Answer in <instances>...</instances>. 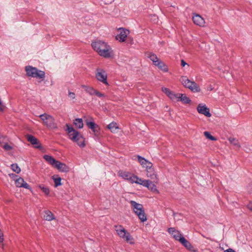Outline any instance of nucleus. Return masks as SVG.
I'll return each mask as SVG.
<instances>
[{"label":"nucleus","mask_w":252,"mask_h":252,"mask_svg":"<svg viewBox=\"0 0 252 252\" xmlns=\"http://www.w3.org/2000/svg\"><path fill=\"white\" fill-rule=\"evenodd\" d=\"M95 90L94 88L89 86L88 88H86V92L91 95H93L94 94Z\"/></svg>","instance_id":"f704fd0d"},{"label":"nucleus","mask_w":252,"mask_h":252,"mask_svg":"<svg viewBox=\"0 0 252 252\" xmlns=\"http://www.w3.org/2000/svg\"><path fill=\"white\" fill-rule=\"evenodd\" d=\"M129 203L133 211L137 215L141 221L142 222L146 221L147 220V218L143 205L133 200H131Z\"/></svg>","instance_id":"20e7f679"},{"label":"nucleus","mask_w":252,"mask_h":252,"mask_svg":"<svg viewBox=\"0 0 252 252\" xmlns=\"http://www.w3.org/2000/svg\"><path fill=\"white\" fill-rule=\"evenodd\" d=\"M187 249L192 252H196L197 250L195 249L194 247L184 237L180 239L179 241Z\"/></svg>","instance_id":"2eb2a0df"},{"label":"nucleus","mask_w":252,"mask_h":252,"mask_svg":"<svg viewBox=\"0 0 252 252\" xmlns=\"http://www.w3.org/2000/svg\"><path fill=\"white\" fill-rule=\"evenodd\" d=\"M224 252H236L234 250L231 248H229L226 250L224 251Z\"/></svg>","instance_id":"a19ab883"},{"label":"nucleus","mask_w":252,"mask_h":252,"mask_svg":"<svg viewBox=\"0 0 252 252\" xmlns=\"http://www.w3.org/2000/svg\"><path fill=\"white\" fill-rule=\"evenodd\" d=\"M161 90L172 101H179L180 93H175L167 88H162Z\"/></svg>","instance_id":"9d476101"},{"label":"nucleus","mask_w":252,"mask_h":252,"mask_svg":"<svg viewBox=\"0 0 252 252\" xmlns=\"http://www.w3.org/2000/svg\"><path fill=\"white\" fill-rule=\"evenodd\" d=\"M92 47L94 50L101 57L110 58L113 55L111 47L105 42L101 40L93 41Z\"/></svg>","instance_id":"f257e3e1"},{"label":"nucleus","mask_w":252,"mask_h":252,"mask_svg":"<svg viewBox=\"0 0 252 252\" xmlns=\"http://www.w3.org/2000/svg\"><path fill=\"white\" fill-rule=\"evenodd\" d=\"M132 180L133 182H132L131 184L136 183L137 184L141 185L143 186H146L145 184L146 183H147L148 180H143L141 178H139L138 176L135 175H133Z\"/></svg>","instance_id":"412c9836"},{"label":"nucleus","mask_w":252,"mask_h":252,"mask_svg":"<svg viewBox=\"0 0 252 252\" xmlns=\"http://www.w3.org/2000/svg\"><path fill=\"white\" fill-rule=\"evenodd\" d=\"M228 141L231 144H232L234 146H236L238 148H239L240 147V145H239L238 140L237 139H236V138H234L233 137H230L228 139Z\"/></svg>","instance_id":"c85d7f7f"},{"label":"nucleus","mask_w":252,"mask_h":252,"mask_svg":"<svg viewBox=\"0 0 252 252\" xmlns=\"http://www.w3.org/2000/svg\"><path fill=\"white\" fill-rule=\"evenodd\" d=\"M11 169L14 172H15L17 173H19L21 171L20 168L18 166V165L16 163H14V164H11Z\"/></svg>","instance_id":"2f4dec72"},{"label":"nucleus","mask_w":252,"mask_h":252,"mask_svg":"<svg viewBox=\"0 0 252 252\" xmlns=\"http://www.w3.org/2000/svg\"><path fill=\"white\" fill-rule=\"evenodd\" d=\"M15 185L18 188H24L27 189H30V186L21 177L16 180Z\"/></svg>","instance_id":"6ab92c4d"},{"label":"nucleus","mask_w":252,"mask_h":252,"mask_svg":"<svg viewBox=\"0 0 252 252\" xmlns=\"http://www.w3.org/2000/svg\"><path fill=\"white\" fill-rule=\"evenodd\" d=\"M27 139L28 141L30 142V143L34 145V146L36 148H40V144L39 143L38 140L33 136L32 135L28 134L26 135Z\"/></svg>","instance_id":"a211bd4d"},{"label":"nucleus","mask_w":252,"mask_h":252,"mask_svg":"<svg viewBox=\"0 0 252 252\" xmlns=\"http://www.w3.org/2000/svg\"><path fill=\"white\" fill-rule=\"evenodd\" d=\"M118 32L119 33L116 37L117 40L120 42L125 41L127 34L129 33V31L123 28H120L118 29Z\"/></svg>","instance_id":"4468645a"},{"label":"nucleus","mask_w":252,"mask_h":252,"mask_svg":"<svg viewBox=\"0 0 252 252\" xmlns=\"http://www.w3.org/2000/svg\"><path fill=\"white\" fill-rule=\"evenodd\" d=\"M152 166H153L152 163L151 162H150V161H147V162L146 164L145 165L144 168H146V170H148V169L153 168Z\"/></svg>","instance_id":"e433bc0d"},{"label":"nucleus","mask_w":252,"mask_h":252,"mask_svg":"<svg viewBox=\"0 0 252 252\" xmlns=\"http://www.w3.org/2000/svg\"><path fill=\"white\" fill-rule=\"evenodd\" d=\"M43 158L50 164L57 168L60 172H67L69 171V168L65 164L56 160L52 157L48 155H44Z\"/></svg>","instance_id":"7ed1b4c3"},{"label":"nucleus","mask_w":252,"mask_h":252,"mask_svg":"<svg viewBox=\"0 0 252 252\" xmlns=\"http://www.w3.org/2000/svg\"><path fill=\"white\" fill-rule=\"evenodd\" d=\"M39 117L42 120L43 125L51 129L57 128V124L51 115L44 113L39 115Z\"/></svg>","instance_id":"423d86ee"},{"label":"nucleus","mask_w":252,"mask_h":252,"mask_svg":"<svg viewBox=\"0 0 252 252\" xmlns=\"http://www.w3.org/2000/svg\"><path fill=\"white\" fill-rule=\"evenodd\" d=\"M155 65L158 66L159 69L164 72H166L168 70L167 65L160 60H159L158 62L155 63Z\"/></svg>","instance_id":"5701e85b"},{"label":"nucleus","mask_w":252,"mask_h":252,"mask_svg":"<svg viewBox=\"0 0 252 252\" xmlns=\"http://www.w3.org/2000/svg\"><path fill=\"white\" fill-rule=\"evenodd\" d=\"M82 87L83 88H84L85 89V91H86V88H88L89 86H85V85H82Z\"/></svg>","instance_id":"37998d69"},{"label":"nucleus","mask_w":252,"mask_h":252,"mask_svg":"<svg viewBox=\"0 0 252 252\" xmlns=\"http://www.w3.org/2000/svg\"><path fill=\"white\" fill-rule=\"evenodd\" d=\"M204 135L206 136V137L211 140L212 141H216L217 139L213 136L208 131H205L204 132Z\"/></svg>","instance_id":"72a5a7b5"},{"label":"nucleus","mask_w":252,"mask_h":252,"mask_svg":"<svg viewBox=\"0 0 252 252\" xmlns=\"http://www.w3.org/2000/svg\"><path fill=\"white\" fill-rule=\"evenodd\" d=\"M248 207L250 210L252 211V204L248 205Z\"/></svg>","instance_id":"79ce46f5"},{"label":"nucleus","mask_w":252,"mask_h":252,"mask_svg":"<svg viewBox=\"0 0 252 252\" xmlns=\"http://www.w3.org/2000/svg\"><path fill=\"white\" fill-rule=\"evenodd\" d=\"M118 175L123 179L128 181L130 183H132V182H133L132 178L134 174L129 172L120 170L118 172Z\"/></svg>","instance_id":"ddd939ff"},{"label":"nucleus","mask_w":252,"mask_h":252,"mask_svg":"<svg viewBox=\"0 0 252 252\" xmlns=\"http://www.w3.org/2000/svg\"><path fill=\"white\" fill-rule=\"evenodd\" d=\"M114 227L118 235L120 237L130 244H133L134 243L133 237L130 235L129 232L126 231L122 225H115Z\"/></svg>","instance_id":"39448f33"},{"label":"nucleus","mask_w":252,"mask_h":252,"mask_svg":"<svg viewBox=\"0 0 252 252\" xmlns=\"http://www.w3.org/2000/svg\"><path fill=\"white\" fill-rule=\"evenodd\" d=\"M39 188L42 190V191L46 194L48 195L50 193V190L47 187L44 186L43 185H40Z\"/></svg>","instance_id":"7c9ffc66"},{"label":"nucleus","mask_w":252,"mask_h":252,"mask_svg":"<svg viewBox=\"0 0 252 252\" xmlns=\"http://www.w3.org/2000/svg\"><path fill=\"white\" fill-rule=\"evenodd\" d=\"M82 87L83 88H84L85 89V91H86V88H88L89 86H85V85H82Z\"/></svg>","instance_id":"c03bdc74"},{"label":"nucleus","mask_w":252,"mask_h":252,"mask_svg":"<svg viewBox=\"0 0 252 252\" xmlns=\"http://www.w3.org/2000/svg\"><path fill=\"white\" fill-rule=\"evenodd\" d=\"M137 158L139 162L141 164L143 167H144L148 160L140 156H137Z\"/></svg>","instance_id":"c756f323"},{"label":"nucleus","mask_w":252,"mask_h":252,"mask_svg":"<svg viewBox=\"0 0 252 252\" xmlns=\"http://www.w3.org/2000/svg\"><path fill=\"white\" fill-rule=\"evenodd\" d=\"M147 176L148 177L150 178L152 180H154V183L156 184L158 183V179L157 178V175L155 174L153 168L147 170Z\"/></svg>","instance_id":"aec40b11"},{"label":"nucleus","mask_w":252,"mask_h":252,"mask_svg":"<svg viewBox=\"0 0 252 252\" xmlns=\"http://www.w3.org/2000/svg\"><path fill=\"white\" fill-rule=\"evenodd\" d=\"M180 81L186 88H189L192 92H199L200 91V89L197 84L194 81H191L186 76L181 77Z\"/></svg>","instance_id":"0eeeda50"},{"label":"nucleus","mask_w":252,"mask_h":252,"mask_svg":"<svg viewBox=\"0 0 252 252\" xmlns=\"http://www.w3.org/2000/svg\"><path fill=\"white\" fill-rule=\"evenodd\" d=\"M148 58L153 62L154 65L159 60L157 57V55L155 54L149 53Z\"/></svg>","instance_id":"cd10ccee"},{"label":"nucleus","mask_w":252,"mask_h":252,"mask_svg":"<svg viewBox=\"0 0 252 252\" xmlns=\"http://www.w3.org/2000/svg\"><path fill=\"white\" fill-rule=\"evenodd\" d=\"M146 186L144 187H147L149 189L151 190L152 191H158L157 187L155 184H154L150 180H147V183L145 184Z\"/></svg>","instance_id":"b1692460"},{"label":"nucleus","mask_w":252,"mask_h":252,"mask_svg":"<svg viewBox=\"0 0 252 252\" xmlns=\"http://www.w3.org/2000/svg\"><path fill=\"white\" fill-rule=\"evenodd\" d=\"M168 231L176 240L180 241V239L184 237L182 236L180 231L175 229L174 227L168 228Z\"/></svg>","instance_id":"f3484780"},{"label":"nucleus","mask_w":252,"mask_h":252,"mask_svg":"<svg viewBox=\"0 0 252 252\" xmlns=\"http://www.w3.org/2000/svg\"><path fill=\"white\" fill-rule=\"evenodd\" d=\"M1 147L6 151H10L13 149L11 146L7 143H5L3 145H1Z\"/></svg>","instance_id":"c9c22d12"},{"label":"nucleus","mask_w":252,"mask_h":252,"mask_svg":"<svg viewBox=\"0 0 252 252\" xmlns=\"http://www.w3.org/2000/svg\"><path fill=\"white\" fill-rule=\"evenodd\" d=\"M74 124L79 128H82L83 127L84 125L82 119H76L74 121Z\"/></svg>","instance_id":"bb28decb"},{"label":"nucleus","mask_w":252,"mask_h":252,"mask_svg":"<svg viewBox=\"0 0 252 252\" xmlns=\"http://www.w3.org/2000/svg\"><path fill=\"white\" fill-rule=\"evenodd\" d=\"M66 131L67 132L69 138L81 148H84L86 146L84 137L72 127H70L66 124Z\"/></svg>","instance_id":"f03ea898"},{"label":"nucleus","mask_w":252,"mask_h":252,"mask_svg":"<svg viewBox=\"0 0 252 252\" xmlns=\"http://www.w3.org/2000/svg\"><path fill=\"white\" fill-rule=\"evenodd\" d=\"M26 71L27 75L29 76L42 79L45 78V72L37 69L35 67L31 66H26Z\"/></svg>","instance_id":"6e6552de"},{"label":"nucleus","mask_w":252,"mask_h":252,"mask_svg":"<svg viewBox=\"0 0 252 252\" xmlns=\"http://www.w3.org/2000/svg\"><path fill=\"white\" fill-rule=\"evenodd\" d=\"M179 101H181L184 104H189L191 102V100L185 94H181Z\"/></svg>","instance_id":"a878e982"},{"label":"nucleus","mask_w":252,"mask_h":252,"mask_svg":"<svg viewBox=\"0 0 252 252\" xmlns=\"http://www.w3.org/2000/svg\"><path fill=\"white\" fill-rule=\"evenodd\" d=\"M193 23L199 27H204L205 22L204 19L199 14H194L192 16Z\"/></svg>","instance_id":"dca6fc26"},{"label":"nucleus","mask_w":252,"mask_h":252,"mask_svg":"<svg viewBox=\"0 0 252 252\" xmlns=\"http://www.w3.org/2000/svg\"><path fill=\"white\" fill-rule=\"evenodd\" d=\"M197 110L199 113L203 114L207 117H210L212 116L209 109L204 104H199L197 107Z\"/></svg>","instance_id":"9b49d317"},{"label":"nucleus","mask_w":252,"mask_h":252,"mask_svg":"<svg viewBox=\"0 0 252 252\" xmlns=\"http://www.w3.org/2000/svg\"><path fill=\"white\" fill-rule=\"evenodd\" d=\"M94 94H95L96 96H97L98 97H99L105 96V95L104 94H102L97 90H95Z\"/></svg>","instance_id":"4c0bfd02"},{"label":"nucleus","mask_w":252,"mask_h":252,"mask_svg":"<svg viewBox=\"0 0 252 252\" xmlns=\"http://www.w3.org/2000/svg\"><path fill=\"white\" fill-rule=\"evenodd\" d=\"M44 218L45 220L51 221L55 220V218L53 214L49 210L44 211Z\"/></svg>","instance_id":"4be33fe9"},{"label":"nucleus","mask_w":252,"mask_h":252,"mask_svg":"<svg viewBox=\"0 0 252 252\" xmlns=\"http://www.w3.org/2000/svg\"><path fill=\"white\" fill-rule=\"evenodd\" d=\"M85 122L88 127L93 131L94 135L97 137L100 134L99 126L93 121H89V120H86Z\"/></svg>","instance_id":"f8f14e48"},{"label":"nucleus","mask_w":252,"mask_h":252,"mask_svg":"<svg viewBox=\"0 0 252 252\" xmlns=\"http://www.w3.org/2000/svg\"><path fill=\"white\" fill-rule=\"evenodd\" d=\"M107 127L113 133H116L119 129V126L116 123L112 122L107 126Z\"/></svg>","instance_id":"393cba45"},{"label":"nucleus","mask_w":252,"mask_h":252,"mask_svg":"<svg viewBox=\"0 0 252 252\" xmlns=\"http://www.w3.org/2000/svg\"><path fill=\"white\" fill-rule=\"evenodd\" d=\"M53 179L54 180L55 183V187H57L62 185L61 183V178L60 177L55 178L54 176L53 177Z\"/></svg>","instance_id":"473e14b6"},{"label":"nucleus","mask_w":252,"mask_h":252,"mask_svg":"<svg viewBox=\"0 0 252 252\" xmlns=\"http://www.w3.org/2000/svg\"><path fill=\"white\" fill-rule=\"evenodd\" d=\"M68 96L71 98H74L75 97V94L74 93L69 92L68 94Z\"/></svg>","instance_id":"58836bf2"},{"label":"nucleus","mask_w":252,"mask_h":252,"mask_svg":"<svg viewBox=\"0 0 252 252\" xmlns=\"http://www.w3.org/2000/svg\"><path fill=\"white\" fill-rule=\"evenodd\" d=\"M181 65L182 67H184L186 65H187L188 66H189L184 60H181Z\"/></svg>","instance_id":"ea45409f"},{"label":"nucleus","mask_w":252,"mask_h":252,"mask_svg":"<svg viewBox=\"0 0 252 252\" xmlns=\"http://www.w3.org/2000/svg\"><path fill=\"white\" fill-rule=\"evenodd\" d=\"M95 75L96 79L98 81L102 82L106 85H109L107 80V75L104 70L100 68H97Z\"/></svg>","instance_id":"1a4fd4ad"}]
</instances>
